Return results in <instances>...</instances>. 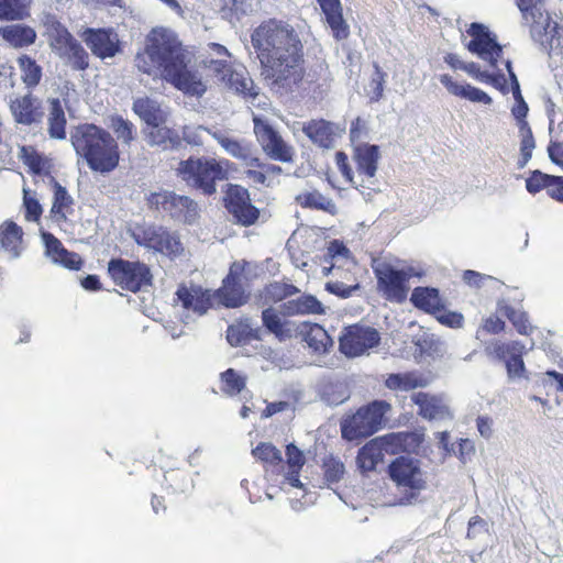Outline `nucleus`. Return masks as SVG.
Returning a JSON list of instances; mask_svg holds the SVG:
<instances>
[{
	"label": "nucleus",
	"mask_w": 563,
	"mask_h": 563,
	"mask_svg": "<svg viewBox=\"0 0 563 563\" xmlns=\"http://www.w3.org/2000/svg\"><path fill=\"white\" fill-rule=\"evenodd\" d=\"M191 58L178 35L168 27H153L134 58L139 71L161 78L185 95L200 98L208 89L198 70L188 68Z\"/></svg>",
	"instance_id": "nucleus-1"
},
{
	"label": "nucleus",
	"mask_w": 563,
	"mask_h": 563,
	"mask_svg": "<svg viewBox=\"0 0 563 563\" xmlns=\"http://www.w3.org/2000/svg\"><path fill=\"white\" fill-rule=\"evenodd\" d=\"M251 38L264 67L266 79L289 89L301 81L302 45L290 24L268 20L254 30Z\"/></svg>",
	"instance_id": "nucleus-2"
},
{
	"label": "nucleus",
	"mask_w": 563,
	"mask_h": 563,
	"mask_svg": "<svg viewBox=\"0 0 563 563\" xmlns=\"http://www.w3.org/2000/svg\"><path fill=\"white\" fill-rule=\"evenodd\" d=\"M70 142L91 170L109 174L118 167L119 146L108 131L95 124H79L70 132Z\"/></svg>",
	"instance_id": "nucleus-3"
},
{
	"label": "nucleus",
	"mask_w": 563,
	"mask_h": 563,
	"mask_svg": "<svg viewBox=\"0 0 563 563\" xmlns=\"http://www.w3.org/2000/svg\"><path fill=\"white\" fill-rule=\"evenodd\" d=\"M201 66L221 87L255 100L258 92L246 68L232 58L228 48L218 43L208 44V55Z\"/></svg>",
	"instance_id": "nucleus-4"
},
{
	"label": "nucleus",
	"mask_w": 563,
	"mask_h": 563,
	"mask_svg": "<svg viewBox=\"0 0 563 563\" xmlns=\"http://www.w3.org/2000/svg\"><path fill=\"white\" fill-rule=\"evenodd\" d=\"M388 474L400 494V505H415L429 486V473L418 459L399 456L388 466Z\"/></svg>",
	"instance_id": "nucleus-5"
},
{
	"label": "nucleus",
	"mask_w": 563,
	"mask_h": 563,
	"mask_svg": "<svg viewBox=\"0 0 563 563\" xmlns=\"http://www.w3.org/2000/svg\"><path fill=\"white\" fill-rule=\"evenodd\" d=\"M44 26L52 53L73 70L89 67V54L70 32L52 14L44 15Z\"/></svg>",
	"instance_id": "nucleus-6"
},
{
	"label": "nucleus",
	"mask_w": 563,
	"mask_h": 563,
	"mask_svg": "<svg viewBox=\"0 0 563 563\" xmlns=\"http://www.w3.org/2000/svg\"><path fill=\"white\" fill-rule=\"evenodd\" d=\"M229 165L228 159L190 157L180 162L177 170L189 186L200 189L205 195H212L216 192V181L227 178Z\"/></svg>",
	"instance_id": "nucleus-7"
},
{
	"label": "nucleus",
	"mask_w": 563,
	"mask_h": 563,
	"mask_svg": "<svg viewBox=\"0 0 563 563\" xmlns=\"http://www.w3.org/2000/svg\"><path fill=\"white\" fill-rule=\"evenodd\" d=\"M327 256L331 260V265L323 266L322 274L325 276L331 274L336 279L329 280L325 289L341 298H349L358 288V284H349L354 280L351 271L355 267L349 249L342 242L334 240L328 246Z\"/></svg>",
	"instance_id": "nucleus-8"
},
{
	"label": "nucleus",
	"mask_w": 563,
	"mask_h": 563,
	"mask_svg": "<svg viewBox=\"0 0 563 563\" xmlns=\"http://www.w3.org/2000/svg\"><path fill=\"white\" fill-rule=\"evenodd\" d=\"M377 278V289L388 301L401 303L407 299L412 277H421L422 273L412 266H394L389 263H378L374 267Z\"/></svg>",
	"instance_id": "nucleus-9"
},
{
	"label": "nucleus",
	"mask_w": 563,
	"mask_h": 563,
	"mask_svg": "<svg viewBox=\"0 0 563 563\" xmlns=\"http://www.w3.org/2000/svg\"><path fill=\"white\" fill-rule=\"evenodd\" d=\"M385 400H374L360 408L341 423L342 437L349 441L366 438L377 432L385 422V415L390 410Z\"/></svg>",
	"instance_id": "nucleus-10"
},
{
	"label": "nucleus",
	"mask_w": 563,
	"mask_h": 563,
	"mask_svg": "<svg viewBox=\"0 0 563 563\" xmlns=\"http://www.w3.org/2000/svg\"><path fill=\"white\" fill-rule=\"evenodd\" d=\"M148 208L164 212L170 218L192 224L199 217L198 205L187 196H180L174 191L158 189L146 196Z\"/></svg>",
	"instance_id": "nucleus-11"
},
{
	"label": "nucleus",
	"mask_w": 563,
	"mask_h": 563,
	"mask_svg": "<svg viewBox=\"0 0 563 563\" xmlns=\"http://www.w3.org/2000/svg\"><path fill=\"white\" fill-rule=\"evenodd\" d=\"M131 236L140 246L167 256H178L184 251L179 236L161 225H135L131 229Z\"/></svg>",
	"instance_id": "nucleus-12"
},
{
	"label": "nucleus",
	"mask_w": 563,
	"mask_h": 563,
	"mask_svg": "<svg viewBox=\"0 0 563 563\" xmlns=\"http://www.w3.org/2000/svg\"><path fill=\"white\" fill-rule=\"evenodd\" d=\"M485 353L493 358L503 361L507 368L509 379L526 377V367L522 355L526 353V345L517 340L503 342L494 340L485 346Z\"/></svg>",
	"instance_id": "nucleus-13"
},
{
	"label": "nucleus",
	"mask_w": 563,
	"mask_h": 563,
	"mask_svg": "<svg viewBox=\"0 0 563 563\" xmlns=\"http://www.w3.org/2000/svg\"><path fill=\"white\" fill-rule=\"evenodd\" d=\"M108 272L117 285L130 291H137L150 285L152 278L150 268L145 264L121 258L111 260Z\"/></svg>",
	"instance_id": "nucleus-14"
},
{
	"label": "nucleus",
	"mask_w": 563,
	"mask_h": 563,
	"mask_svg": "<svg viewBox=\"0 0 563 563\" xmlns=\"http://www.w3.org/2000/svg\"><path fill=\"white\" fill-rule=\"evenodd\" d=\"M467 34L472 37L467 49L488 63L492 68L497 69V63L501 59L503 54V47L498 44L497 36L481 23H472Z\"/></svg>",
	"instance_id": "nucleus-15"
},
{
	"label": "nucleus",
	"mask_w": 563,
	"mask_h": 563,
	"mask_svg": "<svg viewBox=\"0 0 563 563\" xmlns=\"http://www.w3.org/2000/svg\"><path fill=\"white\" fill-rule=\"evenodd\" d=\"M380 341L376 329L354 324L347 327L340 336V351L347 357H355L367 353L378 345Z\"/></svg>",
	"instance_id": "nucleus-16"
},
{
	"label": "nucleus",
	"mask_w": 563,
	"mask_h": 563,
	"mask_svg": "<svg viewBox=\"0 0 563 563\" xmlns=\"http://www.w3.org/2000/svg\"><path fill=\"white\" fill-rule=\"evenodd\" d=\"M81 38L91 53L102 59H110L121 52L119 34L112 27H88L81 33Z\"/></svg>",
	"instance_id": "nucleus-17"
},
{
	"label": "nucleus",
	"mask_w": 563,
	"mask_h": 563,
	"mask_svg": "<svg viewBox=\"0 0 563 563\" xmlns=\"http://www.w3.org/2000/svg\"><path fill=\"white\" fill-rule=\"evenodd\" d=\"M254 132L264 152L273 159L290 162L294 150L287 145L282 136L263 119L254 117Z\"/></svg>",
	"instance_id": "nucleus-18"
},
{
	"label": "nucleus",
	"mask_w": 563,
	"mask_h": 563,
	"mask_svg": "<svg viewBox=\"0 0 563 563\" xmlns=\"http://www.w3.org/2000/svg\"><path fill=\"white\" fill-rule=\"evenodd\" d=\"M532 37L550 51L563 52V20H553L547 12L530 24Z\"/></svg>",
	"instance_id": "nucleus-19"
},
{
	"label": "nucleus",
	"mask_w": 563,
	"mask_h": 563,
	"mask_svg": "<svg viewBox=\"0 0 563 563\" xmlns=\"http://www.w3.org/2000/svg\"><path fill=\"white\" fill-rule=\"evenodd\" d=\"M225 206L242 225H251L258 218V210L251 203L249 192L241 186L231 185L227 191Z\"/></svg>",
	"instance_id": "nucleus-20"
},
{
	"label": "nucleus",
	"mask_w": 563,
	"mask_h": 563,
	"mask_svg": "<svg viewBox=\"0 0 563 563\" xmlns=\"http://www.w3.org/2000/svg\"><path fill=\"white\" fill-rule=\"evenodd\" d=\"M213 297L230 308L240 307L246 301L240 264L235 263L231 266L229 275L223 280V286L213 292Z\"/></svg>",
	"instance_id": "nucleus-21"
},
{
	"label": "nucleus",
	"mask_w": 563,
	"mask_h": 563,
	"mask_svg": "<svg viewBox=\"0 0 563 563\" xmlns=\"http://www.w3.org/2000/svg\"><path fill=\"white\" fill-rule=\"evenodd\" d=\"M411 400L418 406V412L424 419L444 420L452 418V412L444 395L418 391L411 395Z\"/></svg>",
	"instance_id": "nucleus-22"
},
{
	"label": "nucleus",
	"mask_w": 563,
	"mask_h": 563,
	"mask_svg": "<svg viewBox=\"0 0 563 563\" xmlns=\"http://www.w3.org/2000/svg\"><path fill=\"white\" fill-rule=\"evenodd\" d=\"M212 137L227 154L241 161L245 166H260V159L255 155V150L249 142L234 139L220 130H214Z\"/></svg>",
	"instance_id": "nucleus-23"
},
{
	"label": "nucleus",
	"mask_w": 563,
	"mask_h": 563,
	"mask_svg": "<svg viewBox=\"0 0 563 563\" xmlns=\"http://www.w3.org/2000/svg\"><path fill=\"white\" fill-rule=\"evenodd\" d=\"M302 132L317 145L330 148L334 146L344 128L325 120H311L302 123Z\"/></svg>",
	"instance_id": "nucleus-24"
},
{
	"label": "nucleus",
	"mask_w": 563,
	"mask_h": 563,
	"mask_svg": "<svg viewBox=\"0 0 563 563\" xmlns=\"http://www.w3.org/2000/svg\"><path fill=\"white\" fill-rule=\"evenodd\" d=\"M354 159L357 166L355 178L360 186H364L367 181L372 184V179L376 174L379 159V150L377 145H360L355 147Z\"/></svg>",
	"instance_id": "nucleus-25"
},
{
	"label": "nucleus",
	"mask_w": 563,
	"mask_h": 563,
	"mask_svg": "<svg viewBox=\"0 0 563 563\" xmlns=\"http://www.w3.org/2000/svg\"><path fill=\"white\" fill-rule=\"evenodd\" d=\"M9 108L18 124L31 125L43 118L40 101L30 93L11 99Z\"/></svg>",
	"instance_id": "nucleus-26"
},
{
	"label": "nucleus",
	"mask_w": 563,
	"mask_h": 563,
	"mask_svg": "<svg viewBox=\"0 0 563 563\" xmlns=\"http://www.w3.org/2000/svg\"><path fill=\"white\" fill-rule=\"evenodd\" d=\"M262 321L268 332L280 342L297 338L300 332L301 323L283 319L273 308L263 310Z\"/></svg>",
	"instance_id": "nucleus-27"
},
{
	"label": "nucleus",
	"mask_w": 563,
	"mask_h": 563,
	"mask_svg": "<svg viewBox=\"0 0 563 563\" xmlns=\"http://www.w3.org/2000/svg\"><path fill=\"white\" fill-rule=\"evenodd\" d=\"M0 247L10 260H16L24 251L23 230L12 220L0 224Z\"/></svg>",
	"instance_id": "nucleus-28"
},
{
	"label": "nucleus",
	"mask_w": 563,
	"mask_h": 563,
	"mask_svg": "<svg viewBox=\"0 0 563 563\" xmlns=\"http://www.w3.org/2000/svg\"><path fill=\"white\" fill-rule=\"evenodd\" d=\"M306 342L309 350L317 354L323 355L330 352L333 346V340L325 329L318 323L302 322L298 334Z\"/></svg>",
	"instance_id": "nucleus-29"
},
{
	"label": "nucleus",
	"mask_w": 563,
	"mask_h": 563,
	"mask_svg": "<svg viewBox=\"0 0 563 563\" xmlns=\"http://www.w3.org/2000/svg\"><path fill=\"white\" fill-rule=\"evenodd\" d=\"M42 240L45 245V255L55 264L69 269H79L81 260L78 254L68 252L62 243L51 233L43 232Z\"/></svg>",
	"instance_id": "nucleus-30"
},
{
	"label": "nucleus",
	"mask_w": 563,
	"mask_h": 563,
	"mask_svg": "<svg viewBox=\"0 0 563 563\" xmlns=\"http://www.w3.org/2000/svg\"><path fill=\"white\" fill-rule=\"evenodd\" d=\"M288 472L282 483V489L290 493V488H297L302 492L305 496L306 489L299 479V472L305 464V455L296 445L288 444L286 448Z\"/></svg>",
	"instance_id": "nucleus-31"
},
{
	"label": "nucleus",
	"mask_w": 563,
	"mask_h": 563,
	"mask_svg": "<svg viewBox=\"0 0 563 563\" xmlns=\"http://www.w3.org/2000/svg\"><path fill=\"white\" fill-rule=\"evenodd\" d=\"M176 295L185 309L192 310L200 316L203 314L211 307L212 301L216 300L210 290H203L200 287H180Z\"/></svg>",
	"instance_id": "nucleus-32"
},
{
	"label": "nucleus",
	"mask_w": 563,
	"mask_h": 563,
	"mask_svg": "<svg viewBox=\"0 0 563 563\" xmlns=\"http://www.w3.org/2000/svg\"><path fill=\"white\" fill-rule=\"evenodd\" d=\"M439 80L452 96L483 104H490L493 102V99L485 91L468 84H460L448 74L440 75Z\"/></svg>",
	"instance_id": "nucleus-33"
},
{
	"label": "nucleus",
	"mask_w": 563,
	"mask_h": 563,
	"mask_svg": "<svg viewBox=\"0 0 563 563\" xmlns=\"http://www.w3.org/2000/svg\"><path fill=\"white\" fill-rule=\"evenodd\" d=\"M52 189L53 201L49 211L51 218L58 223L65 222L74 213V199L67 189L55 179H52Z\"/></svg>",
	"instance_id": "nucleus-34"
},
{
	"label": "nucleus",
	"mask_w": 563,
	"mask_h": 563,
	"mask_svg": "<svg viewBox=\"0 0 563 563\" xmlns=\"http://www.w3.org/2000/svg\"><path fill=\"white\" fill-rule=\"evenodd\" d=\"M497 312L505 316L521 335H531L536 327L530 322L528 313L521 308L512 307L506 298L496 302Z\"/></svg>",
	"instance_id": "nucleus-35"
},
{
	"label": "nucleus",
	"mask_w": 563,
	"mask_h": 563,
	"mask_svg": "<svg viewBox=\"0 0 563 563\" xmlns=\"http://www.w3.org/2000/svg\"><path fill=\"white\" fill-rule=\"evenodd\" d=\"M429 384L430 379L417 372L389 374L385 380V386L394 391H409Z\"/></svg>",
	"instance_id": "nucleus-36"
},
{
	"label": "nucleus",
	"mask_w": 563,
	"mask_h": 563,
	"mask_svg": "<svg viewBox=\"0 0 563 563\" xmlns=\"http://www.w3.org/2000/svg\"><path fill=\"white\" fill-rule=\"evenodd\" d=\"M1 37L15 48L34 44L36 32L33 27L23 24H10L0 27Z\"/></svg>",
	"instance_id": "nucleus-37"
},
{
	"label": "nucleus",
	"mask_w": 563,
	"mask_h": 563,
	"mask_svg": "<svg viewBox=\"0 0 563 563\" xmlns=\"http://www.w3.org/2000/svg\"><path fill=\"white\" fill-rule=\"evenodd\" d=\"M410 301L416 308L431 314L443 305L439 290L432 287H416L411 292Z\"/></svg>",
	"instance_id": "nucleus-38"
},
{
	"label": "nucleus",
	"mask_w": 563,
	"mask_h": 563,
	"mask_svg": "<svg viewBox=\"0 0 563 563\" xmlns=\"http://www.w3.org/2000/svg\"><path fill=\"white\" fill-rule=\"evenodd\" d=\"M18 157L29 167L30 172L36 175H45L49 173L51 162L42 153L33 146L22 145L19 147Z\"/></svg>",
	"instance_id": "nucleus-39"
},
{
	"label": "nucleus",
	"mask_w": 563,
	"mask_h": 563,
	"mask_svg": "<svg viewBox=\"0 0 563 563\" xmlns=\"http://www.w3.org/2000/svg\"><path fill=\"white\" fill-rule=\"evenodd\" d=\"M463 71H465L479 82L492 85L503 93L509 92L505 75L500 74L498 69L495 73H488L486 70H481L479 66L476 63L471 62L465 63Z\"/></svg>",
	"instance_id": "nucleus-40"
},
{
	"label": "nucleus",
	"mask_w": 563,
	"mask_h": 563,
	"mask_svg": "<svg viewBox=\"0 0 563 563\" xmlns=\"http://www.w3.org/2000/svg\"><path fill=\"white\" fill-rule=\"evenodd\" d=\"M32 0H0V21H22L31 15Z\"/></svg>",
	"instance_id": "nucleus-41"
},
{
	"label": "nucleus",
	"mask_w": 563,
	"mask_h": 563,
	"mask_svg": "<svg viewBox=\"0 0 563 563\" xmlns=\"http://www.w3.org/2000/svg\"><path fill=\"white\" fill-rule=\"evenodd\" d=\"M283 311L287 314H306L324 312L322 303L313 296H300L297 299L287 300L283 305Z\"/></svg>",
	"instance_id": "nucleus-42"
},
{
	"label": "nucleus",
	"mask_w": 563,
	"mask_h": 563,
	"mask_svg": "<svg viewBox=\"0 0 563 563\" xmlns=\"http://www.w3.org/2000/svg\"><path fill=\"white\" fill-rule=\"evenodd\" d=\"M383 459L384 454L375 439H373L360 449L356 463L358 468L365 473L374 471Z\"/></svg>",
	"instance_id": "nucleus-43"
},
{
	"label": "nucleus",
	"mask_w": 563,
	"mask_h": 563,
	"mask_svg": "<svg viewBox=\"0 0 563 563\" xmlns=\"http://www.w3.org/2000/svg\"><path fill=\"white\" fill-rule=\"evenodd\" d=\"M48 133L49 136L57 140L66 137V118L62 102L58 99L49 100V112H48Z\"/></svg>",
	"instance_id": "nucleus-44"
},
{
	"label": "nucleus",
	"mask_w": 563,
	"mask_h": 563,
	"mask_svg": "<svg viewBox=\"0 0 563 563\" xmlns=\"http://www.w3.org/2000/svg\"><path fill=\"white\" fill-rule=\"evenodd\" d=\"M133 111L140 117L147 125L152 123H163L164 115L157 102L144 97L137 98L133 102Z\"/></svg>",
	"instance_id": "nucleus-45"
},
{
	"label": "nucleus",
	"mask_w": 563,
	"mask_h": 563,
	"mask_svg": "<svg viewBox=\"0 0 563 563\" xmlns=\"http://www.w3.org/2000/svg\"><path fill=\"white\" fill-rule=\"evenodd\" d=\"M148 128L147 137L151 145H159L167 148L179 144L178 134L162 123H152Z\"/></svg>",
	"instance_id": "nucleus-46"
},
{
	"label": "nucleus",
	"mask_w": 563,
	"mask_h": 563,
	"mask_svg": "<svg viewBox=\"0 0 563 563\" xmlns=\"http://www.w3.org/2000/svg\"><path fill=\"white\" fill-rule=\"evenodd\" d=\"M410 433L397 432L388 433L383 437L375 438L383 454H398L408 449V440L411 439Z\"/></svg>",
	"instance_id": "nucleus-47"
},
{
	"label": "nucleus",
	"mask_w": 563,
	"mask_h": 563,
	"mask_svg": "<svg viewBox=\"0 0 563 563\" xmlns=\"http://www.w3.org/2000/svg\"><path fill=\"white\" fill-rule=\"evenodd\" d=\"M503 63L509 74V78L511 81V91L514 99L516 100V106L512 108V114L518 120L519 123L520 121H526L525 118L527 117L529 110L528 104L526 103L521 95L518 78L511 68V62L509 59H505L503 60Z\"/></svg>",
	"instance_id": "nucleus-48"
},
{
	"label": "nucleus",
	"mask_w": 563,
	"mask_h": 563,
	"mask_svg": "<svg viewBox=\"0 0 563 563\" xmlns=\"http://www.w3.org/2000/svg\"><path fill=\"white\" fill-rule=\"evenodd\" d=\"M258 329H253L249 321L232 324L228 328L227 340L232 346L245 343L249 339H258Z\"/></svg>",
	"instance_id": "nucleus-49"
},
{
	"label": "nucleus",
	"mask_w": 563,
	"mask_h": 563,
	"mask_svg": "<svg viewBox=\"0 0 563 563\" xmlns=\"http://www.w3.org/2000/svg\"><path fill=\"white\" fill-rule=\"evenodd\" d=\"M109 128L117 135V139L125 145H130L136 137L135 125L120 115L110 118Z\"/></svg>",
	"instance_id": "nucleus-50"
},
{
	"label": "nucleus",
	"mask_w": 563,
	"mask_h": 563,
	"mask_svg": "<svg viewBox=\"0 0 563 563\" xmlns=\"http://www.w3.org/2000/svg\"><path fill=\"white\" fill-rule=\"evenodd\" d=\"M18 64L21 70V77L23 82L27 87H35L42 77V68L36 64L34 59L27 55H22L18 59Z\"/></svg>",
	"instance_id": "nucleus-51"
},
{
	"label": "nucleus",
	"mask_w": 563,
	"mask_h": 563,
	"mask_svg": "<svg viewBox=\"0 0 563 563\" xmlns=\"http://www.w3.org/2000/svg\"><path fill=\"white\" fill-rule=\"evenodd\" d=\"M519 134L521 137L520 142V155L521 158L518 162L519 167L526 166L532 156V152L536 147V142L532 135V131L527 121L519 122Z\"/></svg>",
	"instance_id": "nucleus-52"
},
{
	"label": "nucleus",
	"mask_w": 563,
	"mask_h": 563,
	"mask_svg": "<svg viewBox=\"0 0 563 563\" xmlns=\"http://www.w3.org/2000/svg\"><path fill=\"white\" fill-rule=\"evenodd\" d=\"M295 291H297V288L292 285L273 283L265 287L261 297L264 305H272L284 300Z\"/></svg>",
	"instance_id": "nucleus-53"
},
{
	"label": "nucleus",
	"mask_w": 563,
	"mask_h": 563,
	"mask_svg": "<svg viewBox=\"0 0 563 563\" xmlns=\"http://www.w3.org/2000/svg\"><path fill=\"white\" fill-rule=\"evenodd\" d=\"M245 387V377L240 375L233 368H229L221 374V390L227 395L239 394Z\"/></svg>",
	"instance_id": "nucleus-54"
},
{
	"label": "nucleus",
	"mask_w": 563,
	"mask_h": 563,
	"mask_svg": "<svg viewBox=\"0 0 563 563\" xmlns=\"http://www.w3.org/2000/svg\"><path fill=\"white\" fill-rule=\"evenodd\" d=\"M23 209L24 218L29 222H37L43 212L36 194L26 188H23Z\"/></svg>",
	"instance_id": "nucleus-55"
},
{
	"label": "nucleus",
	"mask_w": 563,
	"mask_h": 563,
	"mask_svg": "<svg viewBox=\"0 0 563 563\" xmlns=\"http://www.w3.org/2000/svg\"><path fill=\"white\" fill-rule=\"evenodd\" d=\"M297 200L300 205L305 207L317 208L321 210L330 211L334 208V203L331 199L327 198L319 191H309L301 194L297 197Z\"/></svg>",
	"instance_id": "nucleus-56"
},
{
	"label": "nucleus",
	"mask_w": 563,
	"mask_h": 563,
	"mask_svg": "<svg viewBox=\"0 0 563 563\" xmlns=\"http://www.w3.org/2000/svg\"><path fill=\"white\" fill-rule=\"evenodd\" d=\"M252 454L255 459L267 463L278 464L282 462V452L272 443L262 442L255 449L252 450Z\"/></svg>",
	"instance_id": "nucleus-57"
},
{
	"label": "nucleus",
	"mask_w": 563,
	"mask_h": 563,
	"mask_svg": "<svg viewBox=\"0 0 563 563\" xmlns=\"http://www.w3.org/2000/svg\"><path fill=\"white\" fill-rule=\"evenodd\" d=\"M323 473L328 484H335L343 478L345 466L340 459L330 456L323 462Z\"/></svg>",
	"instance_id": "nucleus-58"
},
{
	"label": "nucleus",
	"mask_w": 563,
	"mask_h": 563,
	"mask_svg": "<svg viewBox=\"0 0 563 563\" xmlns=\"http://www.w3.org/2000/svg\"><path fill=\"white\" fill-rule=\"evenodd\" d=\"M541 1L542 0H517L518 8L527 24H532L539 19V15L547 13L542 10Z\"/></svg>",
	"instance_id": "nucleus-59"
},
{
	"label": "nucleus",
	"mask_w": 563,
	"mask_h": 563,
	"mask_svg": "<svg viewBox=\"0 0 563 563\" xmlns=\"http://www.w3.org/2000/svg\"><path fill=\"white\" fill-rule=\"evenodd\" d=\"M554 181L555 177L536 170L526 180V188L530 194H537L543 188H547L549 190L550 187L552 186V183Z\"/></svg>",
	"instance_id": "nucleus-60"
},
{
	"label": "nucleus",
	"mask_w": 563,
	"mask_h": 563,
	"mask_svg": "<svg viewBox=\"0 0 563 563\" xmlns=\"http://www.w3.org/2000/svg\"><path fill=\"white\" fill-rule=\"evenodd\" d=\"M506 329V322L497 314H489L482 319L481 325L476 332L477 338L481 333L499 334Z\"/></svg>",
	"instance_id": "nucleus-61"
},
{
	"label": "nucleus",
	"mask_w": 563,
	"mask_h": 563,
	"mask_svg": "<svg viewBox=\"0 0 563 563\" xmlns=\"http://www.w3.org/2000/svg\"><path fill=\"white\" fill-rule=\"evenodd\" d=\"M435 316V319L446 327H450L452 329H461L464 324V317L462 313L451 310H445L444 306L442 305V308H439L437 312L433 313Z\"/></svg>",
	"instance_id": "nucleus-62"
},
{
	"label": "nucleus",
	"mask_w": 563,
	"mask_h": 563,
	"mask_svg": "<svg viewBox=\"0 0 563 563\" xmlns=\"http://www.w3.org/2000/svg\"><path fill=\"white\" fill-rule=\"evenodd\" d=\"M375 71L372 80L368 85V96L373 101H378L384 91V84L386 81V74L379 68L377 64H374Z\"/></svg>",
	"instance_id": "nucleus-63"
},
{
	"label": "nucleus",
	"mask_w": 563,
	"mask_h": 563,
	"mask_svg": "<svg viewBox=\"0 0 563 563\" xmlns=\"http://www.w3.org/2000/svg\"><path fill=\"white\" fill-rule=\"evenodd\" d=\"M212 130L202 125H186L183 130V136L188 144L200 146L203 144V136L206 134H210L212 136Z\"/></svg>",
	"instance_id": "nucleus-64"
}]
</instances>
